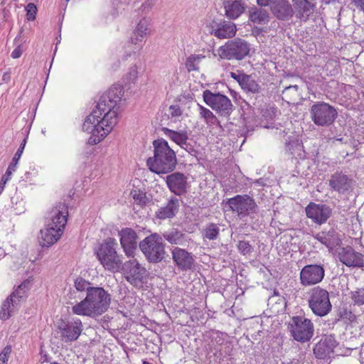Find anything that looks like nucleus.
I'll use <instances>...</instances> for the list:
<instances>
[{
  "instance_id": "obj_4",
  "label": "nucleus",
  "mask_w": 364,
  "mask_h": 364,
  "mask_svg": "<svg viewBox=\"0 0 364 364\" xmlns=\"http://www.w3.org/2000/svg\"><path fill=\"white\" fill-rule=\"evenodd\" d=\"M150 22L148 19L144 18L139 20L135 29L134 30L129 41L125 46L124 54L122 57L123 60H136L139 51L142 48L141 43L150 33Z\"/></svg>"
},
{
  "instance_id": "obj_2",
  "label": "nucleus",
  "mask_w": 364,
  "mask_h": 364,
  "mask_svg": "<svg viewBox=\"0 0 364 364\" xmlns=\"http://www.w3.org/2000/svg\"><path fill=\"white\" fill-rule=\"evenodd\" d=\"M111 303V296L102 287H92L84 299L72 306V312L78 316L95 318L107 311Z\"/></svg>"
},
{
  "instance_id": "obj_10",
  "label": "nucleus",
  "mask_w": 364,
  "mask_h": 364,
  "mask_svg": "<svg viewBox=\"0 0 364 364\" xmlns=\"http://www.w3.org/2000/svg\"><path fill=\"white\" fill-rule=\"evenodd\" d=\"M288 328L294 340L305 343L311 339L314 333L312 321L304 316H294L289 322Z\"/></svg>"
},
{
  "instance_id": "obj_22",
  "label": "nucleus",
  "mask_w": 364,
  "mask_h": 364,
  "mask_svg": "<svg viewBox=\"0 0 364 364\" xmlns=\"http://www.w3.org/2000/svg\"><path fill=\"white\" fill-rule=\"evenodd\" d=\"M187 177L183 173L174 172L166 176V183L171 193L181 196L187 192Z\"/></svg>"
},
{
  "instance_id": "obj_19",
  "label": "nucleus",
  "mask_w": 364,
  "mask_h": 364,
  "mask_svg": "<svg viewBox=\"0 0 364 364\" xmlns=\"http://www.w3.org/2000/svg\"><path fill=\"white\" fill-rule=\"evenodd\" d=\"M314 238L324 245L328 251H333L342 243L341 236L333 228L323 229L314 235Z\"/></svg>"
},
{
  "instance_id": "obj_17",
  "label": "nucleus",
  "mask_w": 364,
  "mask_h": 364,
  "mask_svg": "<svg viewBox=\"0 0 364 364\" xmlns=\"http://www.w3.org/2000/svg\"><path fill=\"white\" fill-rule=\"evenodd\" d=\"M354 183L351 177L340 171L332 173L328 180L330 190L339 194H346L353 191Z\"/></svg>"
},
{
  "instance_id": "obj_62",
  "label": "nucleus",
  "mask_w": 364,
  "mask_h": 364,
  "mask_svg": "<svg viewBox=\"0 0 364 364\" xmlns=\"http://www.w3.org/2000/svg\"><path fill=\"white\" fill-rule=\"evenodd\" d=\"M18 37H16V38L14 39V42H15V43H16V42H17V41H18Z\"/></svg>"
},
{
  "instance_id": "obj_63",
  "label": "nucleus",
  "mask_w": 364,
  "mask_h": 364,
  "mask_svg": "<svg viewBox=\"0 0 364 364\" xmlns=\"http://www.w3.org/2000/svg\"><path fill=\"white\" fill-rule=\"evenodd\" d=\"M254 102H252V103L255 105V101H256V98L253 100Z\"/></svg>"
},
{
  "instance_id": "obj_60",
  "label": "nucleus",
  "mask_w": 364,
  "mask_h": 364,
  "mask_svg": "<svg viewBox=\"0 0 364 364\" xmlns=\"http://www.w3.org/2000/svg\"><path fill=\"white\" fill-rule=\"evenodd\" d=\"M133 0H124V2H127V3H130L131 1H132Z\"/></svg>"
},
{
  "instance_id": "obj_1",
  "label": "nucleus",
  "mask_w": 364,
  "mask_h": 364,
  "mask_svg": "<svg viewBox=\"0 0 364 364\" xmlns=\"http://www.w3.org/2000/svg\"><path fill=\"white\" fill-rule=\"evenodd\" d=\"M123 93V89L120 86L111 87L100 97L95 109L85 118L82 130L91 134L90 144L100 143L117 124L118 104Z\"/></svg>"
},
{
  "instance_id": "obj_21",
  "label": "nucleus",
  "mask_w": 364,
  "mask_h": 364,
  "mask_svg": "<svg viewBox=\"0 0 364 364\" xmlns=\"http://www.w3.org/2000/svg\"><path fill=\"white\" fill-rule=\"evenodd\" d=\"M68 215V207L65 203H60L49 212L47 225L54 228H60L63 232L67 224Z\"/></svg>"
},
{
  "instance_id": "obj_47",
  "label": "nucleus",
  "mask_w": 364,
  "mask_h": 364,
  "mask_svg": "<svg viewBox=\"0 0 364 364\" xmlns=\"http://www.w3.org/2000/svg\"><path fill=\"white\" fill-rule=\"evenodd\" d=\"M26 141H27V137H25L23 139L21 144H20L18 149H17V151L12 159V161L10 164H13L15 166H17V164H18L19 159H21V155L23 152Z\"/></svg>"
},
{
  "instance_id": "obj_41",
  "label": "nucleus",
  "mask_w": 364,
  "mask_h": 364,
  "mask_svg": "<svg viewBox=\"0 0 364 364\" xmlns=\"http://www.w3.org/2000/svg\"><path fill=\"white\" fill-rule=\"evenodd\" d=\"M205 58L202 54H193L188 56L186 60V68L188 72L199 70L200 62Z\"/></svg>"
},
{
  "instance_id": "obj_39",
  "label": "nucleus",
  "mask_w": 364,
  "mask_h": 364,
  "mask_svg": "<svg viewBox=\"0 0 364 364\" xmlns=\"http://www.w3.org/2000/svg\"><path fill=\"white\" fill-rule=\"evenodd\" d=\"M285 147L294 156L302 158L304 156L302 143L299 139H293L286 142Z\"/></svg>"
},
{
  "instance_id": "obj_42",
  "label": "nucleus",
  "mask_w": 364,
  "mask_h": 364,
  "mask_svg": "<svg viewBox=\"0 0 364 364\" xmlns=\"http://www.w3.org/2000/svg\"><path fill=\"white\" fill-rule=\"evenodd\" d=\"M198 107L200 117L203 119L207 124H215L218 122L217 117L209 109L200 104H198Z\"/></svg>"
},
{
  "instance_id": "obj_40",
  "label": "nucleus",
  "mask_w": 364,
  "mask_h": 364,
  "mask_svg": "<svg viewBox=\"0 0 364 364\" xmlns=\"http://www.w3.org/2000/svg\"><path fill=\"white\" fill-rule=\"evenodd\" d=\"M220 235V228L218 224L210 223L208 224L202 232L204 240H215Z\"/></svg>"
},
{
  "instance_id": "obj_9",
  "label": "nucleus",
  "mask_w": 364,
  "mask_h": 364,
  "mask_svg": "<svg viewBox=\"0 0 364 364\" xmlns=\"http://www.w3.org/2000/svg\"><path fill=\"white\" fill-rule=\"evenodd\" d=\"M121 267L125 279L134 287L140 289L146 284L147 270L136 259L125 262Z\"/></svg>"
},
{
  "instance_id": "obj_3",
  "label": "nucleus",
  "mask_w": 364,
  "mask_h": 364,
  "mask_svg": "<svg viewBox=\"0 0 364 364\" xmlns=\"http://www.w3.org/2000/svg\"><path fill=\"white\" fill-rule=\"evenodd\" d=\"M154 156L149 157L146 165L149 170L158 175L173 171L176 166L177 159L175 151L164 139L153 141Z\"/></svg>"
},
{
  "instance_id": "obj_30",
  "label": "nucleus",
  "mask_w": 364,
  "mask_h": 364,
  "mask_svg": "<svg viewBox=\"0 0 364 364\" xmlns=\"http://www.w3.org/2000/svg\"><path fill=\"white\" fill-rule=\"evenodd\" d=\"M236 26L230 21H223L218 25L215 29H213L211 34L219 39L230 38L235 36Z\"/></svg>"
},
{
  "instance_id": "obj_55",
  "label": "nucleus",
  "mask_w": 364,
  "mask_h": 364,
  "mask_svg": "<svg viewBox=\"0 0 364 364\" xmlns=\"http://www.w3.org/2000/svg\"><path fill=\"white\" fill-rule=\"evenodd\" d=\"M350 1L356 8L364 9V0H350Z\"/></svg>"
},
{
  "instance_id": "obj_45",
  "label": "nucleus",
  "mask_w": 364,
  "mask_h": 364,
  "mask_svg": "<svg viewBox=\"0 0 364 364\" xmlns=\"http://www.w3.org/2000/svg\"><path fill=\"white\" fill-rule=\"evenodd\" d=\"M237 247L240 253L243 255H250L253 251V247L248 241L240 240Z\"/></svg>"
},
{
  "instance_id": "obj_52",
  "label": "nucleus",
  "mask_w": 364,
  "mask_h": 364,
  "mask_svg": "<svg viewBox=\"0 0 364 364\" xmlns=\"http://www.w3.org/2000/svg\"><path fill=\"white\" fill-rule=\"evenodd\" d=\"M23 50L24 49L23 46L21 44H19L11 52V57L14 59L19 58L21 56Z\"/></svg>"
},
{
  "instance_id": "obj_33",
  "label": "nucleus",
  "mask_w": 364,
  "mask_h": 364,
  "mask_svg": "<svg viewBox=\"0 0 364 364\" xmlns=\"http://www.w3.org/2000/svg\"><path fill=\"white\" fill-rule=\"evenodd\" d=\"M31 281L29 279H25L22 283L18 285L16 289L9 295L11 298L15 300H18L20 304L26 299L28 296V291L31 287Z\"/></svg>"
},
{
  "instance_id": "obj_38",
  "label": "nucleus",
  "mask_w": 364,
  "mask_h": 364,
  "mask_svg": "<svg viewBox=\"0 0 364 364\" xmlns=\"http://www.w3.org/2000/svg\"><path fill=\"white\" fill-rule=\"evenodd\" d=\"M74 287L75 290L70 291L69 294L70 299H75L77 297L76 294L77 291H86V294L93 287H91V284L83 279L82 277H77L74 282Z\"/></svg>"
},
{
  "instance_id": "obj_35",
  "label": "nucleus",
  "mask_w": 364,
  "mask_h": 364,
  "mask_svg": "<svg viewBox=\"0 0 364 364\" xmlns=\"http://www.w3.org/2000/svg\"><path fill=\"white\" fill-rule=\"evenodd\" d=\"M240 87L248 94L258 95L262 90V85L249 75H247Z\"/></svg>"
},
{
  "instance_id": "obj_26",
  "label": "nucleus",
  "mask_w": 364,
  "mask_h": 364,
  "mask_svg": "<svg viewBox=\"0 0 364 364\" xmlns=\"http://www.w3.org/2000/svg\"><path fill=\"white\" fill-rule=\"evenodd\" d=\"M310 0H292L296 17L306 22L314 13L316 4Z\"/></svg>"
},
{
  "instance_id": "obj_31",
  "label": "nucleus",
  "mask_w": 364,
  "mask_h": 364,
  "mask_svg": "<svg viewBox=\"0 0 364 364\" xmlns=\"http://www.w3.org/2000/svg\"><path fill=\"white\" fill-rule=\"evenodd\" d=\"M273 14L279 20H287L293 15L291 5L285 0H279L272 9Z\"/></svg>"
},
{
  "instance_id": "obj_53",
  "label": "nucleus",
  "mask_w": 364,
  "mask_h": 364,
  "mask_svg": "<svg viewBox=\"0 0 364 364\" xmlns=\"http://www.w3.org/2000/svg\"><path fill=\"white\" fill-rule=\"evenodd\" d=\"M180 146L190 154H192L195 151L193 146L188 142V140H186L184 144H181Z\"/></svg>"
},
{
  "instance_id": "obj_44",
  "label": "nucleus",
  "mask_w": 364,
  "mask_h": 364,
  "mask_svg": "<svg viewBox=\"0 0 364 364\" xmlns=\"http://www.w3.org/2000/svg\"><path fill=\"white\" fill-rule=\"evenodd\" d=\"M182 109L178 105H172L168 107V117L173 121H177L182 115Z\"/></svg>"
},
{
  "instance_id": "obj_14",
  "label": "nucleus",
  "mask_w": 364,
  "mask_h": 364,
  "mask_svg": "<svg viewBox=\"0 0 364 364\" xmlns=\"http://www.w3.org/2000/svg\"><path fill=\"white\" fill-rule=\"evenodd\" d=\"M226 204L239 216H246L256 212L257 205L255 200L248 195H237L228 199Z\"/></svg>"
},
{
  "instance_id": "obj_34",
  "label": "nucleus",
  "mask_w": 364,
  "mask_h": 364,
  "mask_svg": "<svg viewBox=\"0 0 364 364\" xmlns=\"http://www.w3.org/2000/svg\"><path fill=\"white\" fill-rule=\"evenodd\" d=\"M249 19L253 23L265 25L269 22V16L268 12L262 9H255L250 11Z\"/></svg>"
},
{
  "instance_id": "obj_48",
  "label": "nucleus",
  "mask_w": 364,
  "mask_h": 364,
  "mask_svg": "<svg viewBox=\"0 0 364 364\" xmlns=\"http://www.w3.org/2000/svg\"><path fill=\"white\" fill-rule=\"evenodd\" d=\"M225 337L226 334L218 331H213L210 336L211 341L213 343H215L218 346L223 344Z\"/></svg>"
},
{
  "instance_id": "obj_58",
  "label": "nucleus",
  "mask_w": 364,
  "mask_h": 364,
  "mask_svg": "<svg viewBox=\"0 0 364 364\" xmlns=\"http://www.w3.org/2000/svg\"><path fill=\"white\" fill-rule=\"evenodd\" d=\"M10 177H6V175H4L0 182L5 181V183L10 179Z\"/></svg>"
},
{
  "instance_id": "obj_56",
  "label": "nucleus",
  "mask_w": 364,
  "mask_h": 364,
  "mask_svg": "<svg viewBox=\"0 0 364 364\" xmlns=\"http://www.w3.org/2000/svg\"><path fill=\"white\" fill-rule=\"evenodd\" d=\"M16 166H14L13 164H10L9 165V167L5 173V175H6V177H10L13 172L16 171Z\"/></svg>"
},
{
  "instance_id": "obj_27",
  "label": "nucleus",
  "mask_w": 364,
  "mask_h": 364,
  "mask_svg": "<svg viewBox=\"0 0 364 364\" xmlns=\"http://www.w3.org/2000/svg\"><path fill=\"white\" fill-rule=\"evenodd\" d=\"M63 232L60 228H54L48 225L41 230L39 243L42 247H50L56 242Z\"/></svg>"
},
{
  "instance_id": "obj_32",
  "label": "nucleus",
  "mask_w": 364,
  "mask_h": 364,
  "mask_svg": "<svg viewBox=\"0 0 364 364\" xmlns=\"http://www.w3.org/2000/svg\"><path fill=\"white\" fill-rule=\"evenodd\" d=\"M164 238L171 245H185L188 240V236L177 229H171L163 233Z\"/></svg>"
},
{
  "instance_id": "obj_37",
  "label": "nucleus",
  "mask_w": 364,
  "mask_h": 364,
  "mask_svg": "<svg viewBox=\"0 0 364 364\" xmlns=\"http://www.w3.org/2000/svg\"><path fill=\"white\" fill-rule=\"evenodd\" d=\"M142 72L141 63L138 59L134 62V65L129 68L125 75L124 80H126L127 83L134 84Z\"/></svg>"
},
{
  "instance_id": "obj_18",
  "label": "nucleus",
  "mask_w": 364,
  "mask_h": 364,
  "mask_svg": "<svg viewBox=\"0 0 364 364\" xmlns=\"http://www.w3.org/2000/svg\"><path fill=\"white\" fill-rule=\"evenodd\" d=\"M338 257L339 261L348 267L362 268L364 267V255L356 252L350 246L341 248L338 252Z\"/></svg>"
},
{
  "instance_id": "obj_51",
  "label": "nucleus",
  "mask_w": 364,
  "mask_h": 364,
  "mask_svg": "<svg viewBox=\"0 0 364 364\" xmlns=\"http://www.w3.org/2000/svg\"><path fill=\"white\" fill-rule=\"evenodd\" d=\"M247 76V74L240 73V72H237V73L231 72L230 73V77L232 79H234L235 80H236L239 83L240 86L244 82V80H245Z\"/></svg>"
},
{
  "instance_id": "obj_49",
  "label": "nucleus",
  "mask_w": 364,
  "mask_h": 364,
  "mask_svg": "<svg viewBox=\"0 0 364 364\" xmlns=\"http://www.w3.org/2000/svg\"><path fill=\"white\" fill-rule=\"evenodd\" d=\"M27 19L33 21L36 18L37 8L33 3H29L26 7Z\"/></svg>"
},
{
  "instance_id": "obj_29",
  "label": "nucleus",
  "mask_w": 364,
  "mask_h": 364,
  "mask_svg": "<svg viewBox=\"0 0 364 364\" xmlns=\"http://www.w3.org/2000/svg\"><path fill=\"white\" fill-rule=\"evenodd\" d=\"M19 301L8 296L2 303L0 309V319L6 321L10 318L21 307Z\"/></svg>"
},
{
  "instance_id": "obj_16",
  "label": "nucleus",
  "mask_w": 364,
  "mask_h": 364,
  "mask_svg": "<svg viewBox=\"0 0 364 364\" xmlns=\"http://www.w3.org/2000/svg\"><path fill=\"white\" fill-rule=\"evenodd\" d=\"M305 213L315 224L321 225L327 222L332 215L330 206L323 203L310 202L305 208Z\"/></svg>"
},
{
  "instance_id": "obj_23",
  "label": "nucleus",
  "mask_w": 364,
  "mask_h": 364,
  "mask_svg": "<svg viewBox=\"0 0 364 364\" xmlns=\"http://www.w3.org/2000/svg\"><path fill=\"white\" fill-rule=\"evenodd\" d=\"M171 254L173 260L179 269L187 271L194 266L195 259L192 254L186 250L176 247L173 248Z\"/></svg>"
},
{
  "instance_id": "obj_50",
  "label": "nucleus",
  "mask_w": 364,
  "mask_h": 364,
  "mask_svg": "<svg viewBox=\"0 0 364 364\" xmlns=\"http://www.w3.org/2000/svg\"><path fill=\"white\" fill-rule=\"evenodd\" d=\"M11 353V347L10 346H6L0 353V364H7Z\"/></svg>"
},
{
  "instance_id": "obj_11",
  "label": "nucleus",
  "mask_w": 364,
  "mask_h": 364,
  "mask_svg": "<svg viewBox=\"0 0 364 364\" xmlns=\"http://www.w3.org/2000/svg\"><path fill=\"white\" fill-rule=\"evenodd\" d=\"M310 117L317 126L328 127L333 123L336 117V109L328 103L316 102L310 108Z\"/></svg>"
},
{
  "instance_id": "obj_43",
  "label": "nucleus",
  "mask_w": 364,
  "mask_h": 364,
  "mask_svg": "<svg viewBox=\"0 0 364 364\" xmlns=\"http://www.w3.org/2000/svg\"><path fill=\"white\" fill-rule=\"evenodd\" d=\"M350 299L354 305L362 306L364 304V289H357L350 292Z\"/></svg>"
},
{
  "instance_id": "obj_13",
  "label": "nucleus",
  "mask_w": 364,
  "mask_h": 364,
  "mask_svg": "<svg viewBox=\"0 0 364 364\" xmlns=\"http://www.w3.org/2000/svg\"><path fill=\"white\" fill-rule=\"evenodd\" d=\"M203 98L208 106L221 116L229 117L233 110L231 100L219 92L213 93L209 90H205L203 92Z\"/></svg>"
},
{
  "instance_id": "obj_28",
  "label": "nucleus",
  "mask_w": 364,
  "mask_h": 364,
  "mask_svg": "<svg viewBox=\"0 0 364 364\" xmlns=\"http://www.w3.org/2000/svg\"><path fill=\"white\" fill-rule=\"evenodd\" d=\"M179 200L171 197L167 204L161 207L156 213V216L160 220L171 218L176 215L179 209Z\"/></svg>"
},
{
  "instance_id": "obj_8",
  "label": "nucleus",
  "mask_w": 364,
  "mask_h": 364,
  "mask_svg": "<svg viewBox=\"0 0 364 364\" xmlns=\"http://www.w3.org/2000/svg\"><path fill=\"white\" fill-rule=\"evenodd\" d=\"M250 45L245 40L237 38L219 47L218 53L221 59L241 60L249 55Z\"/></svg>"
},
{
  "instance_id": "obj_54",
  "label": "nucleus",
  "mask_w": 364,
  "mask_h": 364,
  "mask_svg": "<svg viewBox=\"0 0 364 364\" xmlns=\"http://www.w3.org/2000/svg\"><path fill=\"white\" fill-rule=\"evenodd\" d=\"M299 86H298V85H289V86L286 87L284 88V90H283V92H282V93H283V95H287L288 92H289L290 90H294L295 91V92H296V93H297V92H298V91H299Z\"/></svg>"
},
{
  "instance_id": "obj_20",
  "label": "nucleus",
  "mask_w": 364,
  "mask_h": 364,
  "mask_svg": "<svg viewBox=\"0 0 364 364\" xmlns=\"http://www.w3.org/2000/svg\"><path fill=\"white\" fill-rule=\"evenodd\" d=\"M120 245L127 257H134L137 247L138 235L134 230L130 228H122L119 231Z\"/></svg>"
},
{
  "instance_id": "obj_15",
  "label": "nucleus",
  "mask_w": 364,
  "mask_h": 364,
  "mask_svg": "<svg viewBox=\"0 0 364 364\" xmlns=\"http://www.w3.org/2000/svg\"><path fill=\"white\" fill-rule=\"evenodd\" d=\"M324 275L325 270L322 265L307 264L300 272V284L304 287L317 284L323 279Z\"/></svg>"
},
{
  "instance_id": "obj_12",
  "label": "nucleus",
  "mask_w": 364,
  "mask_h": 364,
  "mask_svg": "<svg viewBox=\"0 0 364 364\" xmlns=\"http://www.w3.org/2000/svg\"><path fill=\"white\" fill-rule=\"evenodd\" d=\"M83 330L81 320L77 318L60 319L57 324V333L64 343L76 341Z\"/></svg>"
},
{
  "instance_id": "obj_59",
  "label": "nucleus",
  "mask_w": 364,
  "mask_h": 364,
  "mask_svg": "<svg viewBox=\"0 0 364 364\" xmlns=\"http://www.w3.org/2000/svg\"><path fill=\"white\" fill-rule=\"evenodd\" d=\"M5 187V181L0 182V194L2 193Z\"/></svg>"
},
{
  "instance_id": "obj_61",
  "label": "nucleus",
  "mask_w": 364,
  "mask_h": 364,
  "mask_svg": "<svg viewBox=\"0 0 364 364\" xmlns=\"http://www.w3.org/2000/svg\"><path fill=\"white\" fill-rule=\"evenodd\" d=\"M143 364H151V363H149V362H147V361H144V362H143Z\"/></svg>"
},
{
  "instance_id": "obj_7",
  "label": "nucleus",
  "mask_w": 364,
  "mask_h": 364,
  "mask_svg": "<svg viewBox=\"0 0 364 364\" xmlns=\"http://www.w3.org/2000/svg\"><path fill=\"white\" fill-rule=\"evenodd\" d=\"M307 294L309 306L315 315L323 317L331 311L332 305L326 289L317 286L310 289Z\"/></svg>"
},
{
  "instance_id": "obj_25",
  "label": "nucleus",
  "mask_w": 364,
  "mask_h": 364,
  "mask_svg": "<svg viewBox=\"0 0 364 364\" xmlns=\"http://www.w3.org/2000/svg\"><path fill=\"white\" fill-rule=\"evenodd\" d=\"M337 346L335 337L332 335L323 337L314 348V353L319 359H323L333 351Z\"/></svg>"
},
{
  "instance_id": "obj_36",
  "label": "nucleus",
  "mask_w": 364,
  "mask_h": 364,
  "mask_svg": "<svg viewBox=\"0 0 364 364\" xmlns=\"http://www.w3.org/2000/svg\"><path fill=\"white\" fill-rule=\"evenodd\" d=\"M162 131L166 136L178 146L184 144L185 141L188 139V136L186 131L176 132L166 127L163 128Z\"/></svg>"
},
{
  "instance_id": "obj_24",
  "label": "nucleus",
  "mask_w": 364,
  "mask_h": 364,
  "mask_svg": "<svg viewBox=\"0 0 364 364\" xmlns=\"http://www.w3.org/2000/svg\"><path fill=\"white\" fill-rule=\"evenodd\" d=\"M225 15L231 20L238 18L247 8L245 0H223Z\"/></svg>"
},
{
  "instance_id": "obj_5",
  "label": "nucleus",
  "mask_w": 364,
  "mask_h": 364,
  "mask_svg": "<svg viewBox=\"0 0 364 364\" xmlns=\"http://www.w3.org/2000/svg\"><path fill=\"white\" fill-rule=\"evenodd\" d=\"M117 247V240L109 237L101 244L97 252V257L101 264L111 272H118L122 264V261L116 251Z\"/></svg>"
},
{
  "instance_id": "obj_57",
  "label": "nucleus",
  "mask_w": 364,
  "mask_h": 364,
  "mask_svg": "<svg viewBox=\"0 0 364 364\" xmlns=\"http://www.w3.org/2000/svg\"><path fill=\"white\" fill-rule=\"evenodd\" d=\"M276 0H257V3L261 6H267L274 3Z\"/></svg>"
},
{
  "instance_id": "obj_6",
  "label": "nucleus",
  "mask_w": 364,
  "mask_h": 364,
  "mask_svg": "<svg viewBox=\"0 0 364 364\" xmlns=\"http://www.w3.org/2000/svg\"><path fill=\"white\" fill-rule=\"evenodd\" d=\"M139 249L149 262H161L165 256V245L162 237L156 234H151L139 244Z\"/></svg>"
},
{
  "instance_id": "obj_46",
  "label": "nucleus",
  "mask_w": 364,
  "mask_h": 364,
  "mask_svg": "<svg viewBox=\"0 0 364 364\" xmlns=\"http://www.w3.org/2000/svg\"><path fill=\"white\" fill-rule=\"evenodd\" d=\"M131 194L136 203L140 205L146 204L147 198L143 191L140 190H134L131 192Z\"/></svg>"
}]
</instances>
